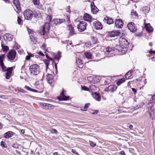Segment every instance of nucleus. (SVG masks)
Listing matches in <instances>:
<instances>
[{
  "label": "nucleus",
  "instance_id": "obj_1",
  "mask_svg": "<svg viewBox=\"0 0 155 155\" xmlns=\"http://www.w3.org/2000/svg\"><path fill=\"white\" fill-rule=\"evenodd\" d=\"M149 110L148 112L150 116H154L155 113L153 110L154 109L155 107V101H152L150 100L147 105Z\"/></svg>",
  "mask_w": 155,
  "mask_h": 155
},
{
  "label": "nucleus",
  "instance_id": "obj_2",
  "mask_svg": "<svg viewBox=\"0 0 155 155\" xmlns=\"http://www.w3.org/2000/svg\"><path fill=\"white\" fill-rule=\"evenodd\" d=\"M29 69L31 73L33 74L37 75L39 73L40 68L37 64H34L31 65Z\"/></svg>",
  "mask_w": 155,
  "mask_h": 155
},
{
  "label": "nucleus",
  "instance_id": "obj_3",
  "mask_svg": "<svg viewBox=\"0 0 155 155\" xmlns=\"http://www.w3.org/2000/svg\"><path fill=\"white\" fill-rule=\"evenodd\" d=\"M24 15L25 18L28 20H31L33 17V12L29 9L25 10L24 13Z\"/></svg>",
  "mask_w": 155,
  "mask_h": 155
},
{
  "label": "nucleus",
  "instance_id": "obj_4",
  "mask_svg": "<svg viewBox=\"0 0 155 155\" xmlns=\"http://www.w3.org/2000/svg\"><path fill=\"white\" fill-rule=\"evenodd\" d=\"M36 88L39 91H38V93H41L43 91L44 85L41 81H36L35 84Z\"/></svg>",
  "mask_w": 155,
  "mask_h": 155
},
{
  "label": "nucleus",
  "instance_id": "obj_5",
  "mask_svg": "<svg viewBox=\"0 0 155 155\" xmlns=\"http://www.w3.org/2000/svg\"><path fill=\"white\" fill-rule=\"evenodd\" d=\"M53 21L54 23L56 25L59 24H61L63 23L64 22L66 21H67L69 24L70 22L69 17L68 16H67L66 17V19L57 18L54 19Z\"/></svg>",
  "mask_w": 155,
  "mask_h": 155
},
{
  "label": "nucleus",
  "instance_id": "obj_6",
  "mask_svg": "<svg viewBox=\"0 0 155 155\" xmlns=\"http://www.w3.org/2000/svg\"><path fill=\"white\" fill-rule=\"evenodd\" d=\"M119 42L121 47H123V49L125 48L126 46L129 44L127 40L124 38L121 37L119 39Z\"/></svg>",
  "mask_w": 155,
  "mask_h": 155
},
{
  "label": "nucleus",
  "instance_id": "obj_7",
  "mask_svg": "<svg viewBox=\"0 0 155 155\" xmlns=\"http://www.w3.org/2000/svg\"><path fill=\"white\" fill-rule=\"evenodd\" d=\"M87 23L85 21H81L77 26V28L80 31H82L86 29Z\"/></svg>",
  "mask_w": 155,
  "mask_h": 155
},
{
  "label": "nucleus",
  "instance_id": "obj_8",
  "mask_svg": "<svg viewBox=\"0 0 155 155\" xmlns=\"http://www.w3.org/2000/svg\"><path fill=\"white\" fill-rule=\"evenodd\" d=\"M16 55V51L14 50H11L9 51L7 55V57L8 59L12 61L15 59Z\"/></svg>",
  "mask_w": 155,
  "mask_h": 155
},
{
  "label": "nucleus",
  "instance_id": "obj_9",
  "mask_svg": "<svg viewBox=\"0 0 155 155\" xmlns=\"http://www.w3.org/2000/svg\"><path fill=\"white\" fill-rule=\"evenodd\" d=\"M128 29L131 32H134L137 30V28L133 22L129 23L127 25Z\"/></svg>",
  "mask_w": 155,
  "mask_h": 155
},
{
  "label": "nucleus",
  "instance_id": "obj_10",
  "mask_svg": "<svg viewBox=\"0 0 155 155\" xmlns=\"http://www.w3.org/2000/svg\"><path fill=\"white\" fill-rule=\"evenodd\" d=\"M40 105L42 108L46 110L51 109L54 108V106L52 104L45 103H41Z\"/></svg>",
  "mask_w": 155,
  "mask_h": 155
},
{
  "label": "nucleus",
  "instance_id": "obj_11",
  "mask_svg": "<svg viewBox=\"0 0 155 155\" xmlns=\"http://www.w3.org/2000/svg\"><path fill=\"white\" fill-rule=\"evenodd\" d=\"M5 56V54H3L0 56V65L4 71H5L7 70V68L4 65L3 62V60L4 59Z\"/></svg>",
  "mask_w": 155,
  "mask_h": 155
},
{
  "label": "nucleus",
  "instance_id": "obj_12",
  "mask_svg": "<svg viewBox=\"0 0 155 155\" xmlns=\"http://www.w3.org/2000/svg\"><path fill=\"white\" fill-rule=\"evenodd\" d=\"M50 29L49 23L46 22L42 28V35H45L46 32H48Z\"/></svg>",
  "mask_w": 155,
  "mask_h": 155
},
{
  "label": "nucleus",
  "instance_id": "obj_13",
  "mask_svg": "<svg viewBox=\"0 0 155 155\" xmlns=\"http://www.w3.org/2000/svg\"><path fill=\"white\" fill-rule=\"evenodd\" d=\"M13 4L17 9V10H15V11L17 13L20 12L21 11V8L19 1L18 0H14Z\"/></svg>",
  "mask_w": 155,
  "mask_h": 155
},
{
  "label": "nucleus",
  "instance_id": "obj_14",
  "mask_svg": "<svg viewBox=\"0 0 155 155\" xmlns=\"http://www.w3.org/2000/svg\"><path fill=\"white\" fill-rule=\"evenodd\" d=\"M116 26L118 28H121L123 26V22L120 19H117L115 21Z\"/></svg>",
  "mask_w": 155,
  "mask_h": 155
},
{
  "label": "nucleus",
  "instance_id": "obj_15",
  "mask_svg": "<svg viewBox=\"0 0 155 155\" xmlns=\"http://www.w3.org/2000/svg\"><path fill=\"white\" fill-rule=\"evenodd\" d=\"M91 13L94 14H97L99 11V10L95 5L94 4L93 2H91Z\"/></svg>",
  "mask_w": 155,
  "mask_h": 155
},
{
  "label": "nucleus",
  "instance_id": "obj_16",
  "mask_svg": "<svg viewBox=\"0 0 155 155\" xmlns=\"http://www.w3.org/2000/svg\"><path fill=\"white\" fill-rule=\"evenodd\" d=\"M93 26L96 29L98 30L102 28V26L101 23L98 21L94 22Z\"/></svg>",
  "mask_w": 155,
  "mask_h": 155
},
{
  "label": "nucleus",
  "instance_id": "obj_17",
  "mask_svg": "<svg viewBox=\"0 0 155 155\" xmlns=\"http://www.w3.org/2000/svg\"><path fill=\"white\" fill-rule=\"evenodd\" d=\"M117 88V87L114 85H110L105 89V91H107L113 92L115 91Z\"/></svg>",
  "mask_w": 155,
  "mask_h": 155
},
{
  "label": "nucleus",
  "instance_id": "obj_18",
  "mask_svg": "<svg viewBox=\"0 0 155 155\" xmlns=\"http://www.w3.org/2000/svg\"><path fill=\"white\" fill-rule=\"evenodd\" d=\"M91 95L93 97L98 101H100L101 100V95L99 93L97 92H92Z\"/></svg>",
  "mask_w": 155,
  "mask_h": 155
},
{
  "label": "nucleus",
  "instance_id": "obj_19",
  "mask_svg": "<svg viewBox=\"0 0 155 155\" xmlns=\"http://www.w3.org/2000/svg\"><path fill=\"white\" fill-rule=\"evenodd\" d=\"M120 33L118 31H113L109 33V35L111 37H114L119 35Z\"/></svg>",
  "mask_w": 155,
  "mask_h": 155
},
{
  "label": "nucleus",
  "instance_id": "obj_20",
  "mask_svg": "<svg viewBox=\"0 0 155 155\" xmlns=\"http://www.w3.org/2000/svg\"><path fill=\"white\" fill-rule=\"evenodd\" d=\"M46 79L48 83L51 85L53 81V75L51 74H48V75H46Z\"/></svg>",
  "mask_w": 155,
  "mask_h": 155
},
{
  "label": "nucleus",
  "instance_id": "obj_21",
  "mask_svg": "<svg viewBox=\"0 0 155 155\" xmlns=\"http://www.w3.org/2000/svg\"><path fill=\"white\" fill-rule=\"evenodd\" d=\"M105 22L109 25H110L113 24L114 23V21L112 19L108 17H105L103 20Z\"/></svg>",
  "mask_w": 155,
  "mask_h": 155
},
{
  "label": "nucleus",
  "instance_id": "obj_22",
  "mask_svg": "<svg viewBox=\"0 0 155 155\" xmlns=\"http://www.w3.org/2000/svg\"><path fill=\"white\" fill-rule=\"evenodd\" d=\"M92 17L91 16L85 13L84 16L83 18L85 21H92Z\"/></svg>",
  "mask_w": 155,
  "mask_h": 155
},
{
  "label": "nucleus",
  "instance_id": "obj_23",
  "mask_svg": "<svg viewBox=\"0 0 155 155\" xmlns=\"http://www.w3.org/2000/svg\"><path fill=\"white\" fill-rule=\"evenodd\" d=\"M4 38V39L6 40L10 41L12 40L13 38V36L11 34H6Z\"/></svg>",
  "mask_w": 155,
  "mask_h": 155
},
{
  "label": "nucleus",
  "instance_id": "obj_24",
  "mask_svg": "<svg viewBox=\"0 0 155 155\" xmlns=\"http://www.w3.org/2000/svg\"><path fill=\"white\" fill-rule=\"evenodd\" d=\"M64 91L63 90L61 93V99H59V100L61 101H66L68 100L69 98V96H66L64 94Z\"/></svg>",
  "mask_w": 155,
  "mask_h": 155
},
{
  "label": "nucleus",
  "instance_id": "obj_25",
  "mask_svg": "<svg viewBox=\"0 0 155 155\" xmlns=\"http://www.w3.org/2000/svg\"><path fill=\"white\" fill-rule=\"evenodd\" d=\"M145 24V27L146 30L149 32H151L153 31V28L150 24Z\"/></svg>",
  "mask_w": 155,
  "mask_h": 155
},
{
  "label": "nucleus",
  "instance_id": "obj_26",
  "mask_svg": "<svg viewBox=\"0 0 155 155\" xmlns=\"http://www.w3.org/2000/svg\"><path fill=\"white\" fill-rule=\"evenodd\" d=\"M133 71V70H130V71H128L125 74L126 78L127 79H130L132 78V72Z\"/></svg>",
  "mask_w": 155,
  "mask_h": 155
},
{
  "label": "nucleus",
  "instance_id": "obj_27",
  "mask_svg": "<svg viewBox=\"0 0 155 155\" xmlns=\"http://www.w3.org/2000/svg\"><path fill=\"white\" fill-rule=\"evenodd\" d=\"M76 63L78 67L80 68H82L83 64L82 61L81 59H77L76 60Z\"/></svg>",
  "mask_w": 155,
  "mask_h": 155
},
{
  "label": "nucleus",
  "instance_id": "obj_28",
  "mask_svg": "<svg viewBox=\"0 0 155 155\" xmlns=\"http://www.w3.org/2000/svg\"><path fill=\"white\" fill-rule=\"evenodd\" d=\"M150 9V7L148 6L144 7L142 8L143 12L145 15H146L149 12Z\"/></svg>",
  "mask_w": 155,
  "mask_h": 155
},
{
  "label": "nucleus",
  "instance_id": "obj_29",
  "mask_svg": "<svg viewBox=\"0 0 155 155\" xmlns=\"http://www.w3.org/2000/svg\"><path fill=\"white\" fill-rule=\"evenodd\" d=\"M24 88L25 89L28 91H32V92H38L37 90L35 89L31 88L30 87H29L27 86H26V85L25 86Z\"/></svg>",
  "mask_w": 155,
  "mask_h": 155
},
{
  "label": "nucleus",
  "instance_id": "obj_30",
  "mask_svg": "<svg viewBox=\"0 0 155 155\" xmlns=\"http://www.w3.org/2000/svg\"><path fill=\"white\" fill-rule=\"evenodd\" d=\"M68 27L70 30V34L71 35L74 34H75L74 31V28L71 25H69Z\"/></svg>",
  "mask_w": 155,
  "mask_h": 155
},
{
  "label": "nucleus",
  "instance_id": "obj_31",
  "mask_svg": "<svg viewBox=\"0 0 155 155\" xmlns=\"http://www.w3.org/2000/svg\"><path fill=\"white\" fill-rule=\"evenodd\" d=\"M125 81V79L124 78L119 79L117 82V85L119 86L123 83Z\"/></svg>",
  "mask_w": 155,
  "mask_h": 155
},
{
  "label": "nucleus",
  "instance_id": "obj_32",
  "mask_svg": "<svg viewBox=\"0 0 155 155\" xmlns=\"http://www.w3.org/2000/svg\"><path fill=\"white\" fill-rule=\"evenodd\" d=\"M12 133L11 131H8L4 134V137L6 138H9L11 137V133Z\"/></svg>",
  "mask_w": 155,
  "mask_h": 155
},
{
  "label": "nucleus",
  "instance_id": "obj_33",
  "mask_svg": "<svg viewBox=\"0 0 155 155\" xmlns=\"http://www.w3.org/2000/svg\"><path fill=\"white\" fill-rule=\"evenodd\" d=\"M106 54H108V53H110L111 52L114 51V49H113L112 48L108 47L106 49Z\"/></svg>",
  "mask_w": 155,
  "mask_h": 155
},
{
  "label": "nucleus",
  "instance_id": "obj_34",
  "mask_svg": "<svg viewBox=\"0 0 155 155\" xmlns=\"http://www.w3.org/2000/svg\"><path fill=\"white\" fill-rule=\"evenodd\" d=\"M84 56L87 59H91L92 57V54L89 52H86L84 53Z\"/></svg>",
  "mask_w": 155,
  "mask_h": 155
},
{
  "label": "nucleus",
  "instance_id": "obj_35",
  "mask_svg": "<svg viewBox=\"0 0 155 155\" xmlns=\"http://www.w3.org/2000/svg\"><path fill=\"white\" fill-rule=\"evenodd\" d=\"M2 47L3 51H7L8 50V47L6 46H5L3 45L2 44L1 45Z\"/></svg>",
  "mask_w": 155,
  "mask_h": 155
},
{
  "label": "nucleus",
  "instance_id": "obj_36",
  "mask_svg": "<svg viewBox=\"0 0 155 155\" xmlns=\"http://www.w3.org/2000/svg\"><path fill=\"white\" fill-rule=\"evenodd\" d=\"M30 39L31 41L33 42L34 44L36 43L37 42L35 37H34L33 35H31L30 36Z\"/></svg>",
  "mask_w": 155,
  "mask_h": 155
},
{
  "label": "nucleus",
  "instance_id": "obj_37",
  "mask_svg": "<svg viewBox=\"0 0 155 155\" xmlns=\"http://www.w3.org/2000/svg\"><path fill=\"white\" fill-rule=\"evenodd\" d=\"M131 14L134 18L136 17H138V14L137 12L135 11H134V10H133L131 12Z\"/></svg>",
  "mask_w": 155,
  "mask_h": 155
},
{
  "label": "nucleus",
  "instance_id": "obj_38",
  "mask_svg": "<svg viewBox=\"0 0 155 155\" xmlns=\"http://www.w3.org/2000/svg\"><path fill=\"white\" fill-rule=\"evenodd\" d=\"M61 53L59 52L58 54L54 56L55 59L59 60L61 57Z\"/></svg>",
  "mask_w": 155,
  "mask_h": 155
},
{
  "label": "nucleus",
  "instance_id": "obj_39",
  "mask_svg": "<svg viewBox=\"0 0 155 155\" xmlns=\"http://www.w3.org/2000/svg\"><path fill=\"white\" fill-rule=\"evenodd\" d=\"M1 145L2 147L4 148H6L7 147L6 143L4 141H1Z\"/></svg>",
  "mask_w": 155,
  "mask_h": 155
},
{
  "label": "nucleus",
  "instance_id": "obj_40",
  "mask_svg": "<svg viewBox=\"0 0 155 155\" xmlns=\"http://www.w3.org/2000/svg\"><path fill=\"white\" fill-rule=\"evenodd\" d=\"M33 3L35 5H38L39 3V0H32Z\"/></svg>",
  "mask_w": 155,
  "mask_h": 155
},
{
  "label": "nucleus",
  "instance_id": "obj_41",
  "mask_svg": "<svg viewBox=\"0 0 155 155\" xmlns=\"http://www.w3.org/2000/svg\"><path fill=\"white\" fill-rule=\"evenodd\" d=\"M115 48L116 49L118 50L119 51H122V50L123 49L122 48V47H121L119 46H117L115 47Z\"/></svg>",
  "mask_w": 155,
  "mask_h": 155
},
{
  "label": "nucleus",
  "instance_id": "obj_42",
  "mask_svg": "<svg viewBox=\"0 0 155 155\" xmlns=\"http://www.w3.org/2000/svg\"><path fill=\"white\" fill-rule=\"evenodd\" d=\"M89 103L85 104L84 106V109H81V110L83 111H86V110L87 108L89 107Z\"/></svg>",
  "mask_w": 155,
  "mask_h": 155
},
{
  "label": "nucleus",
  "instance_id": "obj_43",
  "mask_svg": "<svg viewBox=\"0 0 155 155\" xmlns=\"http://www.w3.org/2000/svg\"><path fill=\"white\" fill-rule=\"evenodd\" d=\"M7 70H6V72H8L10 74H11L12 73V67L8 68L7 69Z\"/></svg>",
  "mask_w": 155,
  "mask_h": 155
},
{
  "label": "nucleus",
  "instance_id": "obj_44",
  "mask_svg": "<svg viewBox=\"0 0 155 155\" xmlns=\"http://www.w3.org/2000/svg\"><path fill=\"white\" fill-rule=\"evenodd\" d=\"M11 74H10L8 72H6V73L5 78L7 79H9L11 77Z\"/></svg>",
  "mask_w": 155,
  "mask_h": 155
},
{
  "label": "nucleus",
  "instance_id": "obj_45",
  "mask_svg": "<svg viewBox=\"0 0 155 155\" xmlns=\"http://www.w3.org/2000/svg\"><path fill=\"white\" fill-rule=\"evenodd\" d=\"M52 18V16L51 15H49L46 18V20L48 21V22H50Z\"/></svg>",
  "mask_w": 155,
  "mask_h": 155
},
{
  "label": "nucleus",
  "instance_id": "obj_46",
  "mask_svg": "<svg viewBox=\"0 0 155 155\" xmlns=\"http://www.w3.org/2000/svg\"><path fill=\"white\" fill-rule=\"evenodd\" d=\"M81 89L82 90H84L85 91H89V89L88 88H87L86 86H81Z\"/></svg>",
  "mask_w": 155,
  "mask_h": 155
},
{
  "label": "nucleus",
  "instance_id": "obj_47",
  "mask_svg": "<svg viewBox=\"0 0 155 155\" xmlns=\"http://www.w3.org/2000/svg\"><path fill=\"white\" fill-rule=\"evenodd\" d=\"M17 22H18V24L20 25H21V23H22V22H21V19L19 17H18Z\"/></svg>",
  "mask_w": 155,
  "mask_h": 155
},
{
  "label": "nucleus",
  "instance_id": "obj_48",
  "mask_svg": "<svg viewBox=\"0 0 155 155\" xmlns=\"http://www.w3.org/2000/svg\"><path fill=\"white\" fill-rule=\"evenodd\" d=\"M90 144L92 147H94L96 146V144L92 141H89Z\"/></svg>",
  "mask_w": 155,
  "mask_h": 155
},
{
  "label": "nucleus",
  "instance_id": "obj_49",
  "mask_svg": "<svg viewBox=\"0 0 155 155\" xmlns=\"http://www.w3.org/2000/svg\"><path fill=\"white\" fill-rule=\"evenodd\" d=\"M28 55H29L26 56L25 57V59L26 60H29L30 58V57H31L32 56L31 55H32V54H31V55H30L29 54H28Z\"/></svg>",
  "mask_w": 155,
  "mask_h": 155
},
{
  "label": "nucleus",
  "instance_id": "obj_50",
  "mask_svg": "<svg viewBox=\"0 0 155 155\" xmlns=\"http://www.w3.org/2000/svg\"><path fill=\"white\" fill-rule=\"evenodd\" d=\"M12 147L15 148H18V145L16 143H14L13 144L12 146Z\"/></svg>",
  "mask_w": 155,
  "mask_h": 155
},
{
  "label": "nucleus",
  "instance_id": "obj_51",
  "mask_svg": "<svg viewBox=\"0 0 155 155\" xmlns=\"http://www.w3.org/2000/svg\"><path fill=\"white\" fill-rule=\"evenodd\" d=\"M149 52L150 54H155V51H153L152 49H151L149 51Z\"/></svg>",
  "mask_w": 155,
  "mask_h": 155
},
{
  "label": "nucleus",
  "instance_id": "obj_52",
  "mask_svg": "<svg viewBox=\"0 0 155 155\" xmlns=\"http://www.w3.org/2000/svg\"><path fill=\"white\" fill-rule=\"evenodd\" d=\"M46 48V45L45 44H43L41 46V48L42 49H45Z\"/></svg>",
  "mask_w": 155,
  "mask_h": 155
},
{
  "label": "nucleus",
  "instance_id": "obj_53",
  "mask_svg": "<svg viewBox=\"0 0 155 155\" xmlns=\"http://www.w3.org/2000/svg\"><path fill=\"white\" fill-rule=\"evenodd\" d=\"M151 100L152 101H155V94L153 95L152 96Z\"/></svg>",
  "mask_w": 155,
  "mask_h": 155
},
{
  "label": "nucleus",
  "instance_id": "obj_54",
  "mask_svg": "<svg viewBox=\"0 0 155 155\" xmlns=\"http://www.w3.org/2000/svg\"><path fill=\"white\" fill-rule=\"evenodd\" d=\"M57 131L55 129H52L51 130V133H53L57 134Z\"/></svg>",
  "mask_w": 155,
  "mask_h": 155
},
{
  "label": "nucleus",
  "instance_id": "obj_55",
  "mask_svg": "<svg viewBox=\"0 0 155 155\" xmlns=\"http://www.w3.org/2000/svg\"><path fill=\"white\" fill-rule=\"evenodd\" d=\"M45 62V65H46V69L48 68V65L49 64V62L48 61H47V62Z\"/></svg>",
  "mask_w": 155,
  "mask_h": 155
},
{
  "label": "nucleus",
  "instance_id": "obj_56",
  "mask_svg": "<svg viewBox=\"0 0 155 155\" xmlns=\"http://www.w3.org/2000/svg\"><path fill=\"white\" fill-rule=\"evenodd\" d=\"M120 153L121 155H126L124 152L123 150L121 151L120 152Z\"/></svg>",
  "mask_w": 155,
  "mask_h": 155
},
{
  "label": "nucleus",
  "instance_id": "obj_57",
  "mask_svg": "<svg viewBox=\"0 0 155 155\" xmlns=\"http://www.w3.org/2000/svg\"><path fill=\"white\" fill-rule=\"evenodd\" d=\"M132 90L134 92V94H136L137 93V90L134 88H132Z\"/></svg>",
  "mask_w": 155,
  "mask_h": 155
},
{
  "label": "nucleus",
  "instance_id": "obj_58",
  "mask_svg": "<svg viewBox=\"0 0 155 155\" xmlns=\"http://www.w3.org/2000/svg\"><path fill=\"white\" fill-rule=\"evenodd\" d=\"M46 57L49 60H52V59L51 58H50L48 55H46Z\"/></svg>",
  "mask_w": 155,
  "mask_h": 155
},
{
  "label": "nucleus",
  "instance_id": "obj_59",
  "mask_svg": "<svg viewBox=\"0 0 155 155\" xmlns=\"http://www.w3.org/2000/svg\"><path fill=\"white\" fill-rule=\"evenodd\" d=\"M38 54L40 55H41V56H45L44 54L42 53V52H41V51H39V53Z\"/></svg>",
  "mask_w": 155,
  "mask_h": 155
},
{
  "label": "nucleus",
  "instance_id": "obj_60",
  "mask_svg": "<svg viewBox=\"0 0 155 155\" xmlns=\"http://www.w3.org/2000/svg\"><path fill=\"white\" fill-rule=\"evenodd\" d=\"M127 126L129 127L130 129H132L133 127V126L132 125L130 124H128L127 125Z\"/></svg>",
  "mask_w": 155,
  "mask_h": 155
},
{
  "label": "nucleus",
  "instance_id": "obj_61",
  "mask_svg": "<svg viewBox=\"0 0 155 155\" xmlns=\"http://www.w3.org/2000/svg\"><path fill=\"white\" fill-rule=\"evenodd\" d=\"M98 112L97 110H95V111H94L93 112H92V113L93 114L95 115V114H97Z\"/></svg>",
  "mask_w": 155,
  "mask_h": 155
},
{
  "label": "nucleus",
  "instance_id": "obj_62",
  "mask_svg": "<svg viewBox=\"0 0 155 155\" xmlns=\"http://www.w3.org/2000/svg\"><path fill=\"white\" fill-rule=\"evenodd\" d=\"M72 152L75 153V154H76V153H77V152L76 151V150H72Z\"/></svg>",
  "mask_w": 155,
  "mask_h": 155
},
{
  "label": "nucleus",
  "instance_id": "obj_63",
  "mask_svg": "<svg viewBox=\"0 0 155 155\" xmlns=\"http://www.w3.org/2000/svg\"><path fill=\"white\" fill-rule=\"evenodd\" d=\"M21 133L22 134H24L25 133V130H21Z\"/></svg>",
  "mask_w": 155,
  "mask_h": 155
},
{
  "label": "nucleus",
  "instance_id": "obj_64",
  "mask_svg": "<svg viewBox=\"0 0 155 155\" xmlns=\"http://www.w3.org/2000/svg\"><path fill=\"white\" fill-rule=\"evenodd\" d=\"M149 45L150 46H152V45H153V43H152V42H150L149 43Z\"/></svg>",
  "mask_w": 155,
  "mask_h": 155
}]
</instances>
